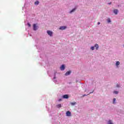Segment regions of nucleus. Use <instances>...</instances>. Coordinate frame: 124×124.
Wrapping results in <instances>:
<instances>
[{"instance_id":"1","label":"nucleus","mask_w":124,"mask_h":124,"mask_svg":"<svg viewBox=\"0 0 124 124\" xmlns=\"http://www.w3.org/2000/svg\"><path fill=\"white\" fill-rule=\"evenodd\" d=\"M66 116H67V117H71V112L69 111H67L66 113Z\"/></svg>"},{"instance_id":"2","label":"nucleus","mask_w":124,"mask_h":124,"mask_svg":"<svg viewBox=\"0 0 124 124\" xmlns=\"http://www.w3.org/2000/svg\"><path fill=\"white\" fill-rule=\"evenodd\" d=\"M47 33L48 34V35L52 36L53 34V32L50 31H47Z\"/></svg>"},{"instance_id":"3","label":"nucleus","mask_w":124,"mask_h":124,"mask_svg":"<svg viewBox=\"0 0 124 124\" xmlns=\"http://www.w3.org/2000/svg\"><path fill=\"white\" fill-rule=\"evenodd\" d=\"M33 28L34 31H36V30H37V26H36V24L33 25Z\"/></svg>"},{"instance_id":"4","label":"nucleus","mask_w":124,"mask_h":124,"mask_svg":"<svg viewBox=\"0 0 124 124\" xmlns=\"http://www.w3.org/2000/svg\"><path fill=\"white\" fill-rule=\"evenodd\" d=\"M70 73H71V71H68V72H67L65 74V75L66 76H68V75H69V74H70Z\"/></svg>"},{"instance_id":"5","label":"nucleus","mask_w":124,"mask_h":124,"mask_svg":"<svg viewBox=\"0 0 124 124\" xmlns=\"http://www.w3.org/2000/svg\"><path fill=\"white\" fill-rule=\"evenodd\" d=\"M65 29H66V27L65 26H62L59 29L62 30H65Z\"/></svg>"},{"instance_id":"6","label":"nucleus","mask_w":124,"mask_h":124,"mask_svg":"<svg viewBox=\"0 0 124 124\" xmlns=\"http://www.w3.org/2000/svg\"><path fill=\"white\" fill-rule=\"evenodd\" d=\"M64 65H62V66L60 67L61 70H64Z\"/></svg>"},{"instance_id":"7","label":"nucleus","mask_w":124,"mask_h":124,"mask_svg":"<svg viewBox=\"0 0 124 124\" xmlns=\"http://www.w3.org/2000/svg\"><path fill=\"white\" fill-rule=\"evenodd\" d=\"M63 98H65V99L68 98V95L65 94L63 95Z\"/></svg>"},{"instance_id":"8","label":"nucleus","mask_w":124,"mask_h":124,"mask_svg":"<svg viewBox=\"0 0 124 124\" xmlns=\"http://www.w3.org/2000/svg\"><path fill=\"white\" fill-rule=\"evenodd\" d=\"M94 47H95L96 50H97L99 48L98 45L97 44H95Z\"/></svg>"},{"instance_id":"9","label":"nucleus","mask_w":124,"mask_h":124,"mask_svg":"<svg viewBox=\"0 0 124 124\" xmlns=\"http://www.w3.org/2000/svg\"><path fill=\"white\" fill-rule=\"evenodd\" d=\"M113 12L116 15H117V14H118V10H114Z\"/></svg>"},{"instance_id":"10","label":"nucleus","mask_w":124,"mask_h":124,"mask_svg":"<svg viewBox=\"0 0 124 124\" xmlns=\"http://www.w3.org/2000/svg\"><path fill=\"white\" fill-rule=\"evenodd\" d=\"M56 107H57V108H61V107H62V104H58L56 106Z\"/></svg>"},{"instance_id":"11","label":"nucleus","mask_w":124,"mask_h":124,"mask_svg":"<svg viewBox=\"0 0 124 124\" xmlns=\"http://www.w3.org/2000/svg\"><path fill=\"white\" fill-rule=\"evenodd\" d=\"M39 4V1H36L34 2V4H35L36 5H38Z\"/></svg>"},{"instance_id":"12","label":"nucleus","mask_w":124,"mask_h":124,"mask_svg":"<svg viewBox=\"0 0 124 124\" xmlns=\"http://www.w3.org/2000/svg\"><path fill=\"white\" fill-rule=\"evenodd\" d=\"M76 10V8L73 9L72 10L70 11V13H72V12H74V11Z\"/></svg>"},{"instance_id":"13","label":"nucleus","mask_w":124,"mask_h":124,"mask_svg":"<svg viewBox=\"0 0 124 124\" xmlns=\"http://www.w3.org/2000/svg\"><path fill=\"white\" fill-rule=\"evenodd\" d=\"M120 64V62L117 61L116 63V65H117V66H118V65H119Z\"/></svg>"},{"instance_id":"14","label":"nucleus","mask_w":124,"mask_h":124,"mask_svg":"<svg viewBox=\"0 0 124 124\" xmlns=\"http://www.w3.org/2000/svg\"><path fill=\"white\" fill-rule=\"evenodd\" d=\"M108 21V23H111V19H110V18H108L107 19Z\"/></svg>"},{"instance_id":"15","label":"nucleus","mask_w":124,"mask_h":124,"mask_svg":"<svg viewBox=\"0 0 124 124\" xmlns=\"http://www.w3.org/2000/svg\"><path fill=\"white\" fill-rule=\"evenodd\" d=\"M114 93H115V94H118L119 93V92L118 91H114Z\"/></svg>"},{"instance_id":"16","label":"nucleus","mask_w":124,"mask_h":124,"mask_svg":"<svg viewBox=\"0 0 124 124\" xmlns=\"http://www.w3.org/2000/svg\"><path fill=\"white\" fill-rule=\"evenodd\" d=\"M71 105H75L76 104V102L71 103Z\"/></svg>"},{"instance_id":"17","label":"nucleus","mask_w":124,"mask_h":124,"mask_svg":"<svg viewBox=\"0 0 124 124\" xmlns=\"http://www.w3.org/2000/svg\"><path fill=\"white\" fill-rule=\"evenodd\" d=\"M108 124H113V123H112V121H111V120L108 121Z\"/></svg>"},{"instance_id":"18","label":"nucleus","mask_w":124,"mask_h":124,"mask_svg":"<svg viewBox=\"0 0 124 124\" xmlns=\"http://www.w3.org/2000/svg\"><path fill=\"white\" fill-rule=\"evenodd\" d=\"M91 49L93 51V50H94V46H92Z\"/></svg>"},{"instance_id":"19","label":"nucleus","mask_w":124,"mask_h":124,"mask_svg":"<svg viewBox=\"0 0 124 124\" xmlns=\"http://www.w3.org/2000/svg\"><path fill=\"white\" fill-rule=\"evenodd\" d=\"M115 102H116V98L113 99V103H115Z\"/></svg>"},{"instance_id":"20","label":"nucleus","mask_w":124,"mask_h":124,"mask_svg":"<svg viewBox=\"0 0 124 124\" xmlns=\"http://www.w3.org/2000/svg\"><path fill=\"white\" fill-rule=\"evenodd\" d=\"M27 25H28V26H29V27H31V24H30L29 23H28V24H27Z\"/></svg>"},{"instance_id":"21","label":"nucleus","mask_w":124,"mask_h":124,"mask_svg":"<svg viewBox=\"0 0 124 124\" xmlns=\"http://www.w3.org/2000/svg\"><path fill=\"white\" fill-rule=\"evenodd\" d=\"M117 88H119L120 87V85H119V84H117Z\"/></svg>"},{"instance_id":"22","label":"nucleus","mask_w":124,"mask_h":124,"mask_svg":"<svg viewBox=\"0 0 124 124\" xmlns=\"http://www.w3.org/2000/svg\"><path fill=\"white\" fill-rule=\"evenodd\" d=\"M108 4H112V2H109V3H108Z\"/></svg>"},{"instance_id":"23","label":"nucleus","mask_w":124,"mask_h":124,"mask_svg":"<svg viewBox=\"0 0 124 124\" xmlns=\"http://www.w3.org/2000/svg\"><path fill=\"white\" fill-rule=\"evenodd\" d=\"M58 101H62V99H59Z\"/></svg>"},{"instance_id":"24","label":"nucleus","mask_w":124,"mask_h":124,"mask_svg":"<svg viewBox=\"0 0 124 124\" xmlns=\"http://www.w3.org/2000/svg\"><path fill=\"white\" fill-rule=\"evenodd\" d=\"M98 25H100V22H98Z\"/></svg>"}]
</instances>
